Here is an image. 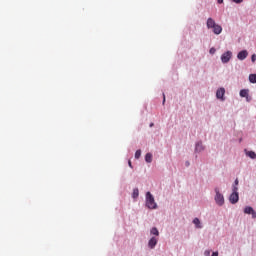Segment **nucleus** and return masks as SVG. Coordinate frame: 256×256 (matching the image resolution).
Returning a JSON list of instances; mask_svg holds the SVG:
<instances>
[{"label": "nucleus", "mask_w": 256, "mask_h": 256, "mask_svg": "<svg viewBox=\"0 0 256 256\" xmlns=\"http://www.w3.org/2000/svg\"><path fill=\"white\" fill-rule=\"evenodd\" d=\"M146 207L148 209H157V202H155V197H153L151 192L146 193Z\"/></svg>", "instance_id": "obj_1"}, {"label": "nucleus", "mask_w": 256, "mask_h": 256, "mask_svg": "<svg viewBox=\"0 0 256 256\" xmlns=\"http://www.w3.org/2000/svg\"><path fill=\"white\" fill-rule=\"evenodd\" d=\"M239 188L237 186H232V194L229 197L230 203L235 205V203L239 202V192H237Z\"/></svg>", "instance_id": "obj_2"}, {"label": "nucleus", "mask_w": 256, "mask_h": 256, "mask_svg": "<svg viewBox=\"0 0 256 256\" xmlns=\"http://www.w3.org/2000/svg\"><path fill=\"white\" fill-rule=\"evenodd\" d=\"M215 201L216 203L221 207L225 204V197H223V194L219 192V188L215 189Z\"/></svg>", "instance_id": "obj_3"}, {"label": "nucleus", "mask_w": 256, "mask_h": 256, "mask_svg": "<svg viewBox=\"0 0 256 256\" xmlns=\"http://www.w3.org/2000/svg\"><path fill=\"white\" fill-rule=\"evenodd\" d=\"M231 57H233V53L231 51H227L221 56L222 63H229L231 61Z\"/></svg>", "instance_id": "obj_4"}, {"label": "nucleus", "mask_w": 256, "mask_h": 256, "mask_svg": "<svg viewBox=\"0 0 256 256\" xmlns=\"http://www.w3.org/2000/svg\"><path fill=\"white\" fill-rule=\"evenodd\" d=\"M244 213H245L246 215H252V219H256V212H255V210L253 209V207L247 206V207L244 209Z\"/></svg>", "instance_id": "obj_5"}, {"label": "nucleus", "mask_w": 256, "mask_h": 256, "mask_svg": "<svg viewBox=\"0 0 256 256\" xmlns=\"http://www.w3.org/2000/svg\"><path fill=\"white\" fill-rule=\"evenodd\" d=\"M206 25H207V29H212V31H213V29L215 27H217L218 24L215 22V20L213 18H208Z\"/></svg>", "instance_id": "obj_6"}, {"label": "nucleus", "mask_w": 256, "mask_h": 256, "mask_svg": "<svg viewBox=\"0 0 256 256\" xmlns=\"http://www.w3.org/2000/svg\"><path fill=\"white\" fill-rule=\"evenodd\" d=\"M206 25H207V29H212V31H213V29L215 27H217L218 24L215 22V20L213 18H208Z\"/></svg>", "instance_id": "obj_7"}, {"label": "nucleus", "mask_w": 256, "mask_h": 256, "mask_svg": "<svg viewBox=\"0 0 256 256\" xmlns=\"http://www.w3.org/2000/svg\"><path fill=\"white\" fill-rule=\"evenodd\" d=\"M248 55H249V52H247V50H242L238 53L237 59H239V61H245Z\"/></svg>", "instance_id": "obj_8"}, {"label": "nucleus", "mask_w": 256, "mask_h": 256, "mask_svg": "<svg viewBox=\"0 0 256 256\" xmlns=\"http://www.w3.org/2000/svg\"><path fill=\"white\" fill-rule=\"evenodd\" d=\"M217 99H221V101H225V88H220L216 92Z\"/></svg>", "instance_id": "obj_9"}, {"label": "nucleus", "mask_w": 256, "mask_h": 256, "mask_svg": "<svg viewBox=\"0 0 256 256\" xmlns=\"http://www.w3.org/2000/svg\"><path fill=\"white\" fill-rule=\"evenodd\" d=\"M212 31L214 35H221V33L223 32V27L218 24Z\"/></svg>", "instance_id": "obj_10"}, {"label": "nucleus", "mask_w": 256, "mask_h": 256, "mask_svg": "<svg viewBox=\"0 0 256 256\" xmlns=\"http://www.w3.org/2000/svg\"><path fill=\"white\" fill-rule=\"evenodd\" d=\"M155 245H157V238L152 237L148 242V247H150V249H155Z\"/></svg>", "instance_id": "obj_11"}, {"label": "nucleus", "mask_w": 256, "mask_h": 256, "mask_svg": "<svg viewBox=\"0 0 256 256\" xmlns=\"http://www.w3.org/2000/svg\"><path fill=\"white\" fill-rule=\"evenodd\" d=\"M193 223L195 224L196 229H203V225L201 224V220H199V218H194Z\"/></svg>", "instance_id": "obj_12"}, {"label": "nucleus", "mask_w": 256, "mask_h": 256, "mask_svg": "<svg viewBox=\"0 0 256 256\" xmlns=\"http://www.w3.org/2000/svg\"><path fill=\"white\" fill-rule=\"evenodd\" d=\"M244 151L247 157H250V159H256V153L254 151H247V149Z\"/></svg>", "instance_id": "obj_13"}, {"label": "nucleus", "mask_w": 256, "mask_h": 256, "mask_svg": "<svg viewBox=\"0 0 256 256\" xmlns=\"http://www.w3.org/2000/svg\"><path fill=\"white\" fill-rule=\"evenodd\" d=\"M240 97H246V99L249 98V90L243 89L240 91Z\"/></svg>", "instance_id": "obj_14"}, {"label": "nucleus", "mask_w": 256, "mask_h": 256, "mask_svg": "<svg viewBox=\"0 0 256 256\" xmlns=\"http://www.w3.org/2000/svg\"><path fill=\"white\" fill-rule=\"evenodd\" d=\"M145 161H146V163H151L153 161V154L147 153L145 156Z\"/></svg>", "instance_id": "obj_15"}, {"label": "nucleus", "mask_w": 256, "mask_h": 256, "mask_svg": "<svg viewBox=\"0 0 256 256\" xmlns=\"http://www.w3.org/2000/svg\"><path fill=\"white\" fill-rule=\"evenodd\" d=\"M195 151H197L198 153H201V151H203V143L198 142V143L196 144Z\"/></svg>", "instance_id": "obj_16"}, {"label": "nucleus", "mask_w": 256, "mask_h": 256, "mask_svg": "<svg viewBox=\"0 0 256 256\" xmlns=\"http://www.w3.org/2000/svg\"><path fill=\"white\" fill-rule=\"evenodd\" d=\"M132 197H133V199H137V197H139V189L138 188H135L133 190Z\"/></svg>", "instance_id": "obj_17"}, {"label": "nucleus", "mask_w": 256, "mask_h": 256, "mask_svg": "<svg viewBox=\"0 0 256 256\" xmlns=\"http://www.w3.org/2000/svg\"><path fill=\"white\" fill-rule=\"evenodd\" d=\"M249 81L250 83H256V74H250Z\"/></svg>", "instance_id": "obj_18"}, {"label": "nucleus", "mask_w": 256, "mask_h": 256, "mask_svg": "<svg viewBox=\"0 0 256 256\" xmlns=\"http://www.w3.org/2000/svg\"><path fill=\"white\" fill-rule=\"evenodd\" d=\"M151 235L159 236V230L156 227H153L150 231Z\"/></svg>", "instance_id": "obj_19"}, {"label": "nucleus", "mask_w": 256, "mask_h": 256, "mask_svg": "<svg viewBox=\"0 0 256 256\" xmlns=\"http://www.w3.org/2000/svg\"><path fill=\"white\" fill-rule=\"evenodd\" d=\"M141 157V150H137L135 152V159H139Z\"/></svg>", "instance_id": "obj_20"}, {"label": "nucleus", "mask_w": 256, "mask_h": 256, "mask_svg": "<svg viewBox=\"0 0 256 256\" xmlns=\"http://www.w3.org/2000/svg\"><path fill=\"white\" fill-rule=\"evenodd\" d=\"M216 49L215 48H211L210 50H209V53H210V55H215V53H216Z\"/></svg>", "instance_id": "obj_21"}, {"label": "nucleus", "mask_w": 256, "mask_h": 256, "mask_svg": "<svg viewBox=\"0 0 256 256\" xmlns=\"http://www.w3.org/2000/svg\"><path fill=\"white\" fill-rule=\"evenodd\" d=\"M251 60H252V63H255V61H256V55H255V54H253V55L251 56Z\"/></svg>", "instance_id": "obj_22"}, {"label": "nucleus", "mask_w": 256, "mask_h": 256, "mask_svg": "<svg viewBox=\"0 0 256 256\" xmlns=\"http://www.w3.org/2000/svg\"><path fill=\"white\" fill-rule=\"evenodd\" d=\"M238 185H239V179H236V180L234 181L233 187H237Z\"/></svg>", "instance_id": "obj_23"}, {"label": "nucleus", "mask_w": 256, "mask_h": 256, "mask_svg": "<svg viewBox=\"0 0 256 256\" xmlns=\"http://www.w3.org/2000/svg\"><path fill=\"white\" fill-rule=\"evenodd\" d=\"M204 254H205L206 256H209V255H211V251L206 250V251L204 252Z\"/></svg>", "instance_id": "obj_24"}, {"label": "nucleus", "mask_w": 256, "mask_h": 256, "mask_svg": "<svg viewBox=\"0 0 256 256\" xmlns=\"http://www.w3.org/2000/svg\"><path fill=\"white\" fill-rule=\"evenodd\" d=\"M234 3H243V0H232Z\"/></svg>", "instance_id": "obj_25"}, {"label": "nucleus", "mask_w": 256, "mask_h": 256, "mask_svg": "<svg viewBox=\"0 0 256 256\" xmlns=\"http://www.w3.org/2000/svg\"><path fill=\"white\" fill-rule=\"evenodd\" d=\"M211 256H219V252H213Z\"/></svg>", "instance_id": "obj_26"}, {"label": "nucleus", "mask_w": 256, "mask_h": 256, "mask_svg": "<svg viewBox=\"0 0 256 256\" xmlns=\"http://www.w3.org/2000/svg\"><path fill=\"white\" fill-rule=\"evenodd\" d=\"M128 165L129 167H133V165L131 164V160L128 161Z\"/></svg>", "instance_id": "obj_27"}, {"label": "nucleus", "mask_w": 256, "mask_h": 256, "mask_svg": "<svg viewBox=\"0 0 256 256\" xmlns=\"http://www.w3.org/2000/svg\"><path fill=\"white\" fill-rule=\"evenodd\" d=\"M163 105H165V94H163Z\"/></svg>", "instance_id": "obj_28"}, {"label": "nucleus", "mask_w": 256, "mask_h": 256, "mask_svg": "<svg viewBox=\"0 0 256 256\" xmlns=\"http://www.w3.org/2000/svg\"><path fill=\"white\" fill-rule=\"evenodd\" d=\"M218 3H219V4L223 3V0H218Z\"/></svg>", "instance_id": "obj_29"}, {"label": "nucleus", "mask_w": 256, "mask_h": 256, "mask_svg": "<svg viewBox=\"0 0 256 256\" xmlns=\"http://www.w3.org/2000/svg\"><path fill=\"white\" fill-rule=\"evenodd\" d=\"M153 125H154V124H153V123H151V124H150V127H153Z\"/></svg>", "instance_id": "obj_30"}]
</instances>
